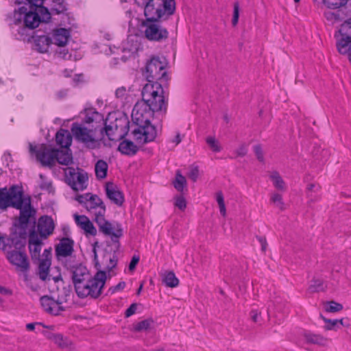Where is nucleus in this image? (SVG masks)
<instances>
[{
  "instance_id": "nucleus-1",
  "label": "nucleus",
  "mask_w": 351,
  "mask_h": 351,
  "mask_svg": "<svg viewBox=\"0 0 351 351\" xmlns=\"http://www.w3.org/2000/svg\"><path fill=\"white\" fill-rule=\"evenodd\" d=\"M167 108L164 90L159 83L146 84L142 90V99L134 105L132 121L135 124L132 134L133 140L139 145L152 142L156 138L157 130L151 123L154 114H161Z\"/></svg>"
},
{
  "instance_id": "nucleus-2",
  "label": "nucleus",
  "mask_w": 351,
  "mask_h": 351,
  "mask_svg": "<svg viewBox=\"0 0 351 351\" xmlns=\"http://www.w3.org/2000/svg\"><path fill=\"white\" fill-rule=\"evenodd\" d=\"M27 3L15 9L7 16L12 32L17 39H23L28 35L29 29L39 26L41 22H48L51 13L42 6L44 0H26Z\"/></svg>"
},
{
  "instance_id": "nucleus-3",
  "label": "nucleus",
  "mask_w": 351,
  "mask_h": 351,
  "mask_svg": "<svg viewBox=\"0 0 351 351\" xmlns=\"http://www.w3.org/2000/svg\"><path fill=\"white\" fill-rule=\"evenodd\" d=\"M93 252L94 254L95 266L99 270L93 277H90L87 281L84 282V285H80L75 291L78 297L81 298H98L102 293L107 278L106 271L101 270V269L103 268L108 271H110V270L117 265V259L116 256L111 254L106 253L103 257V267H101L97 262V255L95 247L93 248Z\"/></svg>"
},
{
  "instance_id": "nucleus-4",
  "label": "nucleus",
  "mask_w": 351,
  "mask_h": 351,
  "mask_svg": "<svg viewBox=\"0 0 351 351\" xmlns=\"http://www.w3.org/2000/svg\"><path fill=\"white\" fill-rule=\"evenodd\" d=\"M135 2L144 7L147 20H158L171 15L176 9L175 0H135Z\"/></svg>"
},
{
  "instance_id": "nucleus-5",
  "label": "nucleus",
  "mask_w": 351,
  "mask_h": 351,
  "mask_svg": "<svg viewBox=\"0 0 351 351\" xmlns=\"http://www.w3.org/2000/svg\"><path fill=\"white\" fill-rule=\"evenodd\" d=\"M128 121L127 118L117 117L115 113H110L104 120V125L106 136L110 141H119L123 138L128 131Z\"/></svg>"
},
{
  "instance_id": "nucleus-6",
  "label": "nucleus",
  "mask_w": 351,
  "mask_h": 351,
  "mask_svg": "<svg viewBox=\"0 0 351 351\" xmlns=\"http://www.w3.org/2000/svg\"><path fill=\"white\" fill-rule=\"evenodd\" d=\"M97 128H88L82 123H73L71 125V133L74 138L89 149L99 147L100 141L97 136Z\"/></svg>"
},
{
  "instance_id": "nucleus-7",
  "label": "nucleus",
  "mask_w": 351,
  "mask_h": 351,
  "mask_svg": "<svg viewBox=\"0 0 351 351\" xmlns=\"http://www.w3.org/2000/svg\"><path fill=\"white\" fill-rule=\"evenodd\" d=\"M77 200L94 218L106 214V206L102 199L97 195L87 193L75 197Z\"/></svg>"
},
{
  "instance_id": "nucleus-8",
  "label": "nucleus",
  "mask_w": 351,
  "mask_h": 351,
  "mask_svg": "<svg viewBox=\"0 0 351 351\" xmlns=\"http://www.w3.org/2000/svg\"><path fill=\"white\" fill-rule=\"evenodd\" d=\"M166 62L158 57L151 58L146 63L143 75L149 82L147 84H156L154 80H167Z\"/></svg>"
},
{
  "instance_id": "nucleus-9",
  "label": "nucleus",
  "mask_w": 351,
  "mask_h": 351,
  "mask_svg": "<svg viewBox=\"0 0 351 351\" xmlns=\"http://www.w3.org/2000/svg\"><path fill=\"white\" fill-rule=\"evenodd\" d=\"M62 169L66 181L74 191H83L87 188L88 177L84 170L71 167Z\"/></svg>"
},
{
  "instance_id": "nucleus-10",
  "label": "nucleus",
  "mask_w": 351,
  "mask_h": 351,
  "mask_svg": "<svg viewBox=\"0 0 351 351\" xmlns=\"http://www.w3.org/2000/svg\"><path fill=\"white\" fill-rule=\"evenodd\" d=\"M23 196L21 187L12 186L10 189H0V210H5L8 207L19 206V200Z\"/></svg>"
},
{
  "instance_id": "nucleus-11",
  "label": "nucleus",
  "mask_w": 351,
  "mask_h": 351,
  "mask_svg": "<svg viewBox=\"0 0 351 351\" xmlns=\"http://www.w3.org/2000/svg\"><path fill=\"white\" fill-rule=\"evenodd\" d=\"M142 27L145 38L149 40L160 42L168 37L167 30L157 20H146L142 23Z\"/></svg>"
},
{
  "instance_id": "nucleus-12",
  "label": "nucleus",
  "mask_w": 351,
  "mask_h": 351,
  "mask_svg": "<svg viewBox=\"0 0 351 351\" xmlns=\"http://www.w3.org/2000/svg\"><path fill=\"white\" fill-rule=\"evenodd\" d=\"M99 230L104 234L110 236L112 241H116L123 235L121 226L117 222H110L105 219V214L94 218Z\"/></svg>"
},
{
  "instance_id": "nucleus-13",
  "label": "nucleus",
  "mask_w": 351,
  "mask_h": 351,
  "mask_svg": "<svg viewBox=\"0 0 351 351\" xmlns=\"http://www.w3.org/2000/svg\"><path fill=\"white\" fill-rule=\"evenodd\" d=\"M29 152L32 154H35L36 159L43 165L51 166L55 162L56 150L49 148L46 145L33 146L29 144Z\"/></svg>"
},
{
  "instance_id": "nucleus-14",
  "label": "nucleus",
  "mask_w": 351,
  "mask_h": 351,
  "mask_svg": "<svg viewBox=\"0 0 351 351\" xmlns=\"http://www.w3.org/2000/svg\"><path fill=\"white\" fill-rule=\"evenodd\" d=\"M7 258L9 262L23 272H26L29 269V264L25 253L13 250L8 252Z\"/></svg>"
},
{
  "instance_id": "nucleus-15",
  "label": "nucleus",
  "mask_w": 351,
  "mask_h": 351,
  "mask_svg": "<svg viewBox=\"0 0 351 351\" xmlns=\"http://www.w3.org/2000/svg\"><path fill=\"white\" fill-rule=\"evenodd\" d=\"M82 118L85 123L91 124L92 128L101 129L104 119V116L96 111L95 108H86L81 112Z\"/></svg>"
},
{
  "instance_id": "nucleus-16",
  "label": "nucleus",
  "mask_w": 351,
  "mask_h": 351,
  "mask_svg": "<svg viewBox=\"0 0 351 351\" xmlns=\"http://www.w3.org/2000/svg\"><path fill=\"white\" fill-rule=\"evenodd\" d=\"M51 250L45 249L42 254V257L38 259V275L40 280L43 281L49 280L50 276L49 274V268L51 266Z\"/></svg>"
},
{
  "instance_id": "nucleus-17",
  "label": "nucleus",
  "mask_w": 351,
  "mask_h": 351,
  "mask_svg": "<svg viewBox=\"0 0 351 351\" xmlns=\"http://www.w3.org/2000/svg\"><path fill=\"white\" fill-rule=\"evenodd\" d=\"M19 202V206L14 208L20 210L19 221L21 224H27L30 217L35 213L31 206V199L29 197H23L21 196Z\"/></svg>"
},
{
  "instance_id": "nucleus-18",
  "label": "nucleus",
  "mask_w": 351,
  "mask_h": 351,
  "mask_svg": "<svg viewBox=\"0 0 351 351\" xmlns=\"http://www.w3.org/2000/svg\"><path fill=\"white\" fill-rule=\"evenodd\" d=\"M71 272L72 280L75 291L78 289L80 285H83L84 282L87 281L90 277H92L88 269L82 265H77L73 267Z\"/></svg>"
},
{
  "instance_id": "nucleus-19",
  "label": "nucleus",
  "mask_w": 351,
  "mask_h": 351,
  "mask_svg": "<svg viewBox=\"0 0 351 351\" xmlns=\"http://www.w3.org/2000/svg\"><path fill=\"white\" fill-rule=\"evenodd\" d=\"M37 227L39 237L42 239H46L53 233L55 224L51 217L43 216L38 219Z\"/></svg>"
},
{
  "instance_id": "nucleus-20",
  "label": "nucleus",
  "mask_w": 351,
  "mask_h": 351,
  "mask_svg": "<svg viewBox=\"0 0 351 351\" xmlns=\"http://www.w3.org/2000/svg\"><path fill=\"white\" fill-rule=\"evenodd\" d=\"M73 218L76 225L84 231L85 234L91 236L97 234V229L88 217L74 214Z\"/></svg>"
},
{
  "instance_id": "nucleus-21",
  "label": "nucleus",
  "mask_w": 351,
  "mask_h": 351,
  "mask_svg": "<svg viewBox=\"0 0 351 351\" xmlns=\"http://www.w3.org/2000/svg\"><path fill=\"white\" fill-rule=\"evenodd\" d=\"M106 194L107 197L114 204L121 206L124 202V196L120 189L112 182L106 184Z\"/></svg>"
},
{
  "instance_id": "nucleus-22",
  "label": "nucleus",
  "mask_w": 351,
  "mask_h": 351,
  "mask_svg": "<svg viewBox=\"0 0 351 351\" xmlns=\"http://www.w3.org/2000/svg\"><path fill=\"white\" fill-rule=\"evenodd\" d=\"M40 304L45 311L54 315H58L64 309L60 302L48 296H43L40 298Z\"/></svg>"
},
{
  "instance_id": "nucleus-23",
  "label": "nucleus",
  "mask_w": 351,
  "mask_h": 351,
  "mask_svg": "<svg viewBox=\"0 0 351 351\" xmlns=\"http://www.w3.org/2000/svg\"><path fill=\"white\" fill-rule=\"evenodd\" d=\"M39 235L32 232L29 237V248L32 259H39L40 253L42 247V241Z\"/></svg>"
},
{
  "instance_id": "nucleus-24",
  "label": "nucleus",
  "mask_w": 351,
  "mask_h": 351,
  "mask_svg": "<svg viewBox=\"0 0 351 351\" xmlns=\"http://www.w3.org/2000/svg\"><path fill=\"white\" fill-rule=\"evenodd\" d=\"M340 29L339 34H336L337 47L339 52L341 54L348 53L351 49V36L346 33L343 34Z\"/></svg>"
},
{
  "instance_id": "nucleus-25",
  "label": "nucleus",
  "mask_w": 351,
  "mask_h": 351,
  "mask_svg": "<svg viewBox=\"0 0 351 351\" xmlns=\"http://www.w3.org/2000/svg\"><path fill=\"white\" fill-rule=\"evenodd\" d=\"M34 49L40 53H47L51 44V39L46 35H35L33 37Z\"/></svg>"
},
{
  "instance_id": "nucleus-26",
  "label": "nucleus",
  "mask_w": 351,
  "mask_h": 351,
  "mask_svg": "<svg viewBox=\"0 0 351 351\" xmlns=\"http://www.w3.org/2000/svg\"><path fill=\"white\" fill-rule=\"evenodd\" d=\"M70 36L69 29L58 28L53 31L51 40L53 44L59 47H64L67 44Z\"/></svg>"
},
{
  "instance_id": "nucleus-27",
  "label": "nucleus",
  "mask_w": 351,
  "mask_h": 351,
  "mask_svg": "<svg viewBox=\"0 0 351 351\" xmlns=\"http://www.w3.org/2000/svg\"><path fill=\"white\" fill-rule=\"evenodd\" d=\"M73 251V241L68 238H63L56 246V252L58 256L66 257L71 255Z\"/></svg>"
},
{
  "instance_id": "nucleus-28",
  "label": "nucleus",
  "mask_w": 351,
  "mask_h": 351,
  "mask_svg": "<svg viewBox=\"0 0 351 351\" xmlns=\"http://www.w3.org/2000/svg\"><path fill=\"white\" fill-rule=\"evenodd\" d=\"M143 145H139L130 141H123L120 143L118 149L122 154L125 155H134L138 151V147L142 146Z\"/></svg>"
},
{
  "instance_id": "nucleus-29",
  "label": "nucleus",
  "mask_w": 351,
  "mask_h": 351,
  "mask_svg": "<svg viewBox=\"0 0 351 351\" xmlns=\"http://www.w3.org/2000/svg\"><path fill=\"white\" fill-rule=\"evenodd\" d=\"M56 140L58 145L68 148L71 145L72 136L68 130L61 129L56 133Z\"/></svg>"
},
{
  "instance_id": "nucleus-30",
  "label": "nucleus",
  "mask_w": 351,
  "mask_h": 351,
  "mask_svg": "<svg viewBox=\"0 0 351 351\" xmlns=\"http://www.w3.org/2000/svg\"><path fill=\"white\" fill-rule=\"evenodd\" d=\"M161 276L162 282L168 287L174 288L179 285V280L172 271H165Z\"/></svg>"
},
{
  "instance_id": "nucleus-31",
  "label": "nucleus",
  "mask_w": 351,
  "mask_h": 351,
  "mask_svg": "<svg viewBox=\"0 0 351 351\" xmlns=\"http://www.w3.org/2000/svg\"><path fill=\"white\" fill-rule=\"evenodd\" d=\"M55 161L57 160L59 164L69 166L73 163V157L69 150L56 151Z\"/></svg>"
},
{
  "instance_id": "nucleus-32",
  "label": "nucleus",
  "mask_w": 351,
  "mask_h": 351,
  "mask_svg": "<svg viewBox=\"0 0 351 351\" xmlns=\"http://www.w3.org/2000/svg\"><path fill=\"white\" fill-rule=\"evenodd\" d=\"M115 97L123 105L130 103L132 99L130 95V89L125 86L119 87L115 90Z\"/></svg>"
},
{
  "instance_id": "nucleus-33",
  "label": "nucleus",
  "mask_w": 351,
  "mask_h": 351,
  "mask_svg": "<svg viewBox=\"0 0 351 351\" xmlns=\"http://www.w3.org/2000/svg\"><path fill=\"white\" fill-rule=\"evenodd\" d=\"M108 164L103 160H99L95 166V171L96 177L98 179H104L106 177L108 171Z\"/></svg>"
},
{
  "instance_id": "nucleus-34",
  "label": "nucleus",
  "mask_w": 351,
  "mask_h": 351,
  "mask_svg": "<svg viewBox=\"0 0 351 351\" xmlns=\"http://www.w3.org/2000/svg\"><path fill=\"white\" fill-rule=\"evenodd\" d=\"M269 178L273 182L274 186L278 190L285 191L286 190V184L280 176L279 173L277 171H272L270 173Z\"/></svg>"
},
{
  "instance_id": "nucleus-35",
  "label": "nucleus",
  "mask_w": 351,
  "mask_h": 351,
  "mask_svg": "<svg viewBox=\"0 0 351 351\" xmlns=\"http://www.w3.org/2000/svg\"><path fill=\"white\" fill-rule=\"evenodd\" d=\"M154 325V320L152 319H147L133 325V330L135 332L146 331L150 329Z\"/></svg>"
},
{
  "instance_id": "nucleus-36",
  "label": "nucleus",
  "mask_w": 351,
  "mask_h": 351,
  "mask_svg": "<svg viewBox=\"0 0 351 351\" xmlns=\"http://www.w3.org/2000/svg\"><path fill=\"white\" fill-rule=\"evenodd\" d=\"M348 0H322L323 3L330 9H338L346 5Z\"/></svg>"
},
{
  "instance_id": "nucleus-37",
  "label": "nucleus",
  "mask_w": 351,
  "mask_h": 351,
  "mask_svg": "<svg viewBox=\"0 0 351 351\" xmlns=\"http://www.w3.org/2000/svg\"><path fill=\"white\" fill-rule=\"evenodd\" d=\"M186 180L184 176H183L179 171L176 172V180L173 182L174 187L178 191H182L184 188L186 186Z\"/></svg>"
},
{
  "instance_id": "nucleus-38",
  "label": "nucleus",
  "mask_w": 351,
  "mask_h": 351,
  "mask_svg": "<svg viewBox=\"0 0 351 351\" xmlns=\"http://www.w3.org/2000/svg\"><path fill=\"white\" fill-rule=\"evenodd\" d=\"M270 200L271 203L280 210H283L285 209V204L283 202L282 197L280 194L278 193H272L271 195Z\"/></svg>"
},
{
  "instance_id": "nucleus-39",
  "label": "nucleus",
  "mask_w": 351,
  "mask_h": 351,
  "mask_svg": "<svg viewBox=\"0 0 351 351\" xmlns=\"http://www.w3.org/2000/svg\"><path fill=\"white\" fill-rule=\"evenodd\" d=\"M53 340L56 345L62 348H68L71 345V341L60 334L54 335L53 336Z\"/></svg>"
},
{
  "instance_id": "nucleus-40",
  "label": "nucleus",
  "mask_w": 351,
  "mask_h": 351,
  "mask_svg": "<svg viewBox=\"0 0 351 351\" xmlns=\"http://www.w3.org/2000/svg\"><path fill=\"white\" fill-rule=\"evenodd\" d=\"M206 142L213 152H219L221 150L220 143L215 137L209 136L206 137Z\"/></svg>"
},
{
  "instance_id": "nucleus-41",
  "label": "nucleus",
  "mask_w": 351,
  "mask_h": 351,
  "mask_svg": "<svg viewBox=\"0 0 351 351\" xmlns=\"http://www.w3.org/2000/svg\"><path fill=\"white\" fill-rule=\"evenodd\" d=\"M216 201L219 206L220 214L225 217L226 216V208L224 202V197L221 191L216 193Z\"/></svg>"
},
{
  "instance_id": "nucleus-42",
  "label": "nucleus",
  "mask_w": 351,
  "mask_h": 351,
  "mask_svg": "<svg viewBox=\"0 0 351 351\" xmlns=\"http://www.w3.org/2000/svg\"><path fill=\"white\" fill-rule=\"evenodd\" d=\"M325 311L329 313L339 312L343 309L342 304L335 301H330L324 304Z\"/></svg>"
},
{
  "instance_id": "nucleus-43",
  "label": "nucleus",
  "mask_w": 351,
  "mask_h": 351,
  "mask_svg": "<svg viewBox=\"0 0 351 351\" xmlns=\"http://www.w3.org/2000/svg\"><path fill=\"white\" fill-rule=\"evenodd\" d=\"M324 322L327 324L325 326L326 330H337V327L338 324L341 325H344V319H329L327 318H323Z\"/></svg>"
},
{
  "instance_id": "nucleus-44",
  "label": "nucleus",
  "mask_w": 351,
  "mask_h": 351,
  "mask_svg": "<svg viewBox=\"0 0 351 351\" xmlns=\"http://www.w3.org/2000/svg\"><path fill=\"white\" fill-rule=\"evenodd\" d=\"M311 292H319L324 290L323 281L319 279H313L308 287Z\"/></svg>"
},
{
  "instance_id": "nucleus-45",
  "label": "nucleus",
  "mask_w": 351,
  "mask_h": 351,
  "mask_svg": "<svg viewBox=\"0 0 351 351\" xmlns=\"http://www.w3.org/2000/svg\"><path fill=\"white\" fill-rule=\"evenodd\" d=\"M304 337L305 340L308 343L319 344L324 341V339L321 336L310 332H306Z\"/></svg>"
},
{
  "instance_id": "nucleus-46",
  "label": "nucleus",
  "mask_w": 351,
  "mask_h": 351,
  "mask_svg": "<svg viewBox=\"0 0 351 351\" xmlns=\"http://www.w3.org/2000/svg\"><path fill=\"white\" fill-rule=\"evenodd\" d=\"M40 187L43 190H45L48 191L49 193L52 191V185L51 182L49 180H47L43 175H40Z\"/></svg>"
},
{
  "instance_id": "nucleus-47",
  "label": "nucleus",
  "mask_w": 351,
  "mask_h": 351,
  "mask_svg": "<svg viewBox=\"0 0 351 351\" xmlns=\"http://www.w3.org/2000/svg\"><path fill=\"white\" fill-rule=\"evenodd\" d=\"M253 149H254V154H255V156H256L257 160L259 162L264 163L265 158H264L263 151L261 147L259 145H256L254 146Z\"/></svg>"
},
{
  "instance_id": "nucleus-48",
  "label": "nucleus",
  "mask_w": 351,
  "mask_h": 351,
  "mask_svg": "<svg viewBox=\"0 0 351 351\" xmlns=\"http://www.w3.org/2000/svg\"><path fill=\"white\" fill-rule=\"evenodd\" d=\"M53 2L57 4L51 8V11L53 12L59 14L65 10V6L62 0H53Z\"/></svg>"
},
{
  "instance_id": "nucleus-49",
  "label": "nucleus",
  "mask_w": 351,
  "mask_h": 351,
  "mask_svg": "<svg viewBox=\"0 0 351 351\" xmlns=\"http://www.w3.org/2000/svg\"><path fill=\"white\" fill-rule=\"evenodd\" d=\"M239 3H235L234 4V12H233V17H232V25L236 26L239 21Z\"/></svg>"
},
{
  "instance_id": "nucleus-50",
  "label": "nucleus",
  "mask_w": 351,
  "mask_h": 351,
  "mask_svg": "<svg viewBox=\"0 0 351 351\" xmlns=\"http://www.w3.org/2000/svg\"><path fill=\"white\" fill-rule=\"evenodd\" d=\"M324 16L328 21L332 22V23L339 21V14H337L332 11L325 12Z\"/></svg>"
},
{
  "instance_id": "nucleus-51",
  "label": "nucleus",
  "mask_w": 351,
  "mask_h": 351,
  "mask_svg": "<svg viewBox=\"0 0 351 351\" xmlns=\"http://www.w3.org/2000/svg\"><path fill=\"white\" fill-rule=\"evenodd\" d=\"M188 176L193 182H195L199 176V169L197 167H191L189 172Z\"/></svg>"
},
{
  "instance_id": "nucleus-52",
  "label": "nucleus",
  "mask_w": 351,
  "mask_h": 351,
  "mask_svg": "<svg viewBox=\"0 0 351 351\" xmlns=\"http://www.w3.org/2000/svg\"><path fill=\"white\" fill-rule=\"evenodd\" d=\"M250 316L252 321L255 323L262 324L263 321L261 316V313L258 310H252L250 312Z\"/></svg>"
},
{
  "instance_id": "nucleus-53",
  "label": "nucleus",
  "mask_w": 351,
  "mask_h": 351,
  "mask_svg": "<svg viewBox=\"0 0 351 351\" xmlns=\"http://www.w3.org/2000/svg\"><path fill=\"white\" fill-rule=\"evenodd\" d=\"M175 205L180 210L185 209L186 203L185 199L182 196H178L176 198Z\"/></svg>"
},
{
  "instance_id": "nucleus-54",
  "label": "nucleus",
  "mask_w": 351,
  "mask_h": 351,
  "mask_svg": "<svg viewBox=\"0 0 351 351\" xmlns=\"http://www.w3.org/2000/svg\"><path fill=\"white\" fill-rule=\"evenodd\" d=\"M125 287V282L122 281L117 284L116 286L112 287L108 289V292L113 294L117 291L123 290Z\"/></svg>"
},
{
  "instance_id": "nucleus-55",
  "label": "nucleus",
  "mask_w": 351,
  "mask_h": 351,
  "mask_svg": "<svg viewBox=\"0 0 351 351\" xmlns=\"http://www.w3.org/2000/svg\"><path fill=\"white\" fill-rule=\"evenodd\" d=\"M247 153V146L245 144L241 145L236 150L238 156H244Z\"/></svg>"
},
{
  "instance_id": "nucleus-56",
  "label": "nucleus",
  "mask_w": 351,
  "mask_h": 351,
  "mask_svg": "<svg viewBox=\"0 0 351 351\" xmlns=\"http://www.w3.org/2000/svg\"><path fill=\"white\" fill-rule=\"evenodd\" d=\"M137 309V305L136 304H132L130 306V307L125 311V315L126 317H129L133 314L135 313Z\"/></svg>"
},
{
  "instance_id": "nucleus-57",
  "label": "nucleus",
  "mask_w": 351,
  "mask_h": 351,
  "mask_svg": "<svg viewBox=\"0 0 351 351\" xmlns=\"http://www.w3.org/2000/svg\"><path fill=\"white\" fill-rule=\"evenodd\" d=\"M139 256H134L132 258V260L130 263V265H129V269L130 271H133L136 265L138 264V263L139 262Z\"/></svg>"
},
{
  "instance_id": "nucleus-58",
  "label": "nucleus",
  "mask_w": 351,
  "mask_h": 351,
  "mask_svg": "<svg viewBox=\"0 0 351 351\" xmlns=\"http://www.w3.org/2000/svg\"><path fill=\"white\" fill-rule=\"evenodd\" d=\"M341 29L345 31L348 35L351 36V19L343 25Z\"/></svg>"
},
{
  "instance_id": "nucleus-59",
  "label": "nucleus",
  "mask_w": 351,
  "mask_h": 351,
  "mask_svg": "<svg viewBox=\"0 0 351 351\" xmlns=\"http://www.w3.org/2000/svg\"><path fill=\"white\" fill-rule=\"evenodd\" d=\"M173 143H175L176 145H178L182 141V137L180 133H177L176 136L171 140Z\"/></svg>"
},
{
  "instance_id": "nucleus-60",
  "label": "nucleus",
  "mask_w": 351,
  "mask_h": 351,
  "mask_svg": "<svg viewBox=\"0 0 351 351\" xmlns=\"http://www.w3.org/2000/svg\"><path fill=\"white\" fill-rule=\"evenodd\" d=\"M259 241H260V242H261V243L262 250H263V251H265L266 247H267V243H266L265 239H263V238H260V239H259Z\"/></svg>"
},
{
  "instance_id": "nucleus-61",
  "label": "nucleus",
  "mask_w": 351,
  "mask_h": 351,
  "mask_svg": "<svg viewBox=\"0 0 351 351\" xmlns=\"http://www.w3.org/2000/svg\"><path fill=\"white\" fill-rule=\"evenodd\" d=\"M6 247L5 241L3 237H0V250H5Z\"/></svg>"
},
{
  "instance_id": "nucleus-62",
  "label": "nucleus",
  "mask_w": 351,
  "mask_h": 351,
  "mask_svg": "<svg viewBox=\"0 0 351 351\" xmlns=\"http://www.w3.org/2000/svg\"><path fill=\"white\" fill-rule=\"evenodd\" d=\"M26 328L28 330H33L35 328V324L33 323L27 324Z\"/></svg>"
},
{
  "instance_id": "nucleus-63",
  "label": "nucleus",
  "mask_w": 351,
  "mask_h": 351,
  "mask_svg": "<svg viewBox=\"0 0 351 351\" xmlns=\"http://www.w3.org/2000/svg\"><path fill=\"white\" fill-rule=\"evenodd\" d=\"M63 73H64V75L65 77H70L71 75V73H72V70H67V69H65L64 71H63Z\"/></svg>"
},
{
  "instance_id": "nucleus-64",
  "label": "nucleus",
  "mask_w": 351,
  "mask_h": 351,
  "mask_svg": "<svg viewBox=\"0 0 351 351\" xmlns=\"http://www.w3.org/2000/svg\"><path fill=\"white\" fill-rule=\"evenodd\" d=\"M314 189H317V186L315 184H309V185L308 186V189L309 191H312V190H313Z\"/></svg>"
}]
</instances>
